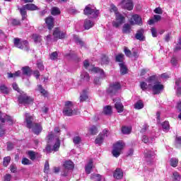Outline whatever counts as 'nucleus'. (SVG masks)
Instances as JSON below:
<instances>
[{
    "label": "nucleus",
    "instance_id": "nucleus-1",
    "mask_svg": "<svg viewBox=\"0 0 181 181\" xmlns=\"http://www.w3.org/2000/svg\"><path fill=\"white\" fill-rule=\"evenodd\" d=\"M25 119L27 128H33V132H34L35 135H39L40 133L42 132L43 129L42 124L40 123L33 124V116H31L29 113H25Z\"/></svg>",
    "mask_w": 181,
    "mask_h": 181
},
{
    "label": "nucleus",
    "instance_id": "nucleus-53",
    "mask_svg": "<svg viewBox=\"0 0 181 181\" xmlns=\"http://www.w3.org/2000/svg\"><path fill=\"white\" fill-rule=\"evenodd\" d=\"M153 141L152 139H149L146 136H143L142 137V141L144 142V144H152Z\"/></svg>",
    "mask_w": 181,
    "mask_h": 181
},
{
    "label": "nucleus",
    "instance_id": "nucleus-60",
    "mask_svg": "<svg viewBox=\"0 0 181 181\" xmlns=\"http://www.w3.org/2000/svg\"><path fill=\"white\" fill-rule=\"evenodd\" d=\"M181 49V38L179 39L178 43L177 44V46L175 48V52H177L178 50H180Z\"/></svg>",
    "mask_w": 181,
    "mask_h": 181
},
{
    "label": "nucleus",
    "instance_id": "nucleus-4",
    "mask_svg": "<svg viewBox=\"0 0 181 181\" xmlns=\"http://www.w3.org/2000/svg\"><path fill=\"white\" fill-rule=\"evenodd\" d=\"M48 144H50V142H54V144L53 145V146L52 147V146L48 145L46 147V151L47 152H52V151H54V152H57V151H59V148H60V139H59V137L57 136H54V134H49L48 135Z\"/></svg>",
    "mask_w": 181,
    "mask_h": 181
},
{
    "label": "nucleus",
    "instance_id": "nucleus-58",
    "mask_svg": "<svg viewBox=\"0 0 181 181\" xmlns=\"http://www.w3.org/2000/svg\"><path fill=\"white\" fill-rule=\"evenodd\" d=\"M21 163L23 165H30V160H29V159H28L26 158H23L22 159Z\"/></svg>",
    "mask_w": 181,
    "mask_h": 181
},
{
    "label": "nucleus",
    "instance_id": "nucleus-47",
    "mask_svg": "<svg viewBox=\"0 0 181 181\" xmlns=\"http://www.w3.org/2000/svg\"><path fill=\"white\" fill-rule=\"evenodd\" d=\"M0 90L3 94H8L9 93V89L5 86V85L0 86Z\"/></svg>",
    "mask_w": 181,
    "mask_h": 181
},
{
    "label": "nucleus",
    "instance_id": "nucleus-45",
    "mask_svg": "<svg viewBox=\"0 0 181 181\" xmlns=\"http://www.w3.org/2000/svg\"><path fill=\"white\" fill-rule=\"evenodd\" d=\"M33 37L35 43H40V42H42V37L37 34H34Z\"/></svg>",
    "mask_w": 181,
    "mask_h": 181
},
{
    "label": "nucleus",
    "instance_id": "nucleus-64",
    "mask_svg": "<svg viewBox=\"0 0 181 181\" xmlns=\"http://www.w3.org/2000/svg\"><path fill=\"white\" fill-rule=\"evenodd\" d=\"M11 179H12V175H11V174H6L4 176V181H11Z\"/></svg>",
    "mask_w": 181,
    "mask_h": 181
},
{
    "label": "nucleus",
    "instance_id": "nucleus-2",
    "mask_svg": "<svg viewBox=\"0 0 181 181\" xmlns=\"http://www.w3.org/2000/svg\"><path fill=\"white\" fill-rule=\"evenodd\" d=\"M148 87H151L153 94H160L163 91L164 86L156 80V77L150 76L148 79Z\"/></svg>",
    "mask_w": 181,
    "mask_h": 181
},
{
    "label": "nucleus",
    "instance_id": "nucleus-52",
    "mask_svg": "<svg viewBox=\"0 0 181 181\" xmlns=\"http://www.w3.org/2000/svg\"><path fill=\"white\" fill-rule=\"evenodd\" d=\"M58 56L57 52H54L49 55V59L51 60H57Z\"/></svg>",
    "mask_w": 181,
    "mask_h": 181
},
{
    "label": "nucleus",
    "instance_id": "nucleus-54",
    "mask_svg": "<svg viewBox=\"0 0 181 181\" xmlns=\"http://www.w3.org/2000/svg\"><path fill=\"white\" fill-rule=\"evenodd\" d=\"M140 87L142 90H146V88H151V86L147 83L141 82Z\"/></svg>",
    "mask_w": 181,
    "mask_h": 181
},
{
    "label": "nucleus",
    "instance_id": "nucleus-55",
    "mask_svg": "<svg viewBox=\"0 0 181 181\" xmlns=\"http://www.w3.org/2000/svg\"><path fill=\"white\" fill-rule=\"evenodd\" d=\"M124 50V54L127 56V57H131V56H132V52H131V50H129L128 47H125Z\"/></svg>",
    "mask_w": 181,
    "mask_h": 181
},
{
    "label": "nucleus",
    "instance_id": "nucleus-5",
    "mask_svg": "<svg viewBox=\"0 0 181 181\" xmlns=\"http://www.w3.org/2000/svg\"><path fill=\"white\" fill-rule=\"evenodd\" d=\"M83 67H85L87 70H89V71H92V73H96V74H100L101 78L105 77V75L104 74V71L98 67L90 66V63L88 62V60H85L83 62Z\"/></svg>",
    "mask_w": 181,
    "mask_h": 181
},
{
    "label": "nucleus",
    "instance_id": "nucleus-41",
    "mask_svg": "<svg viewBox=\"0 0 181 181\" xmlns=\"http://www.w3.org/2000/svg\"><path fill=\"white\" fill-rule=\"evenodd\" d=\"M134 108L136 110H142V108H144V103H142L141 100H139L135 103Z\"/></svg>",
    "mask_w": 181,
    "mask_h": 181
},
{
    "label": "nucleus",
    "instance_id": "nucleus-31",
    "mask_svg": "<svg viewBox=\"0 0 181 181\" xmlns=\"http://www.w3.org/2000/svg\"><path fill=\"white\" fill-rule=\"evenodd\" d=\"M20 13L22 16V20L25 21V19L28 18V14L26 13V8H25V6H23V8H20Z\"/></svg>",
    "mask_w": 181,
    "mask_h": 181
},
{
    "label": "nucleus",
    "instance_id": "nucleus-62",
    "mask_svg": "<svg viewBox=\"0 0 181 181\" xmlns=\"http://www.w3.org/2000/svg\"><path fill=\"white\" fill-rule=\"evenodd\" d=\"M151 35L153 37H156L158 36V32L156 31V29L154 28H151Z\"/></svg>",
    "mask_w": 181,
    "mask_h": 181
},
{
    "label": "nucleus",
    "instance_id": "nucleus-36",
    "mask_svg": "<svg viewBox=\"0 0 181 181\" xmlns=\"http://www.w3.org/2000/svg\"><path fill=\"white\" fill-rule=\"evenodd\" d=\"M37 91H40V93L42 94L44 97H47V91H46V90H45V88H43L41 85L37 86Z\"/></svg>",
    "mask_w": 181,
    "mask_h": 181
},
{
    "label": "nucleus",
    "instance_id": "nucleus-34",
    "mask_svg": "<svg viewBox=\"0 0 181 181\" xmlns=\"http://www.w3.org/2000/svg\"><path fill=\"white\" fill-rule=\"evenodd\" d=\"M81 78L83 81H90V75H88V73L83 71L81 74Z\"/></svg>",
    "mask_w": 181,
    "mask_h": 181
},
{
    "label": "nucleus",
    "instance_id": "nucleus-13",
    "mask_svg": "<svg viewBox=\"0 0 181 181\" xmlns=\"http://www.w3.org/2000/svg\"><path fill=\"white\" fill-rule=\"evenodd\" d=\"M122 8L127 9V11H132L134 9V3L132 0H123L120 4Z\"/></svg>",
    "mask_w": 181,
    "mask_h": 181
},
{
    "label": "nucleus",
    "instance_id": "nucleus-14",
    "mask_svg": "<svg viewBox=\"0 0 181 181\" xmlns=\"http://www.w3.org/2000/svg\"><path fill=\"white\" fill-rule=\"evenodd\" d=\"M131 25H142V18L138 14L132 16V19L129 21Z\"/></svg>",
    "mask_w": 181,
    "mask_h": 181
},
{
    "label": "nucleus",
    "instance_id": "nucleus-15",
    "mask_svg": "<svg viewBox=\"0 0 181 181\" xmlns=\"http://www.w3.org/2000/svg\"><path fill=\"white\" fill-rule=\"evenodd\" d=\"M115 108L117 110V112H123L124 111V105L121 103L120 99H114Z\"/></svg>",
    "mask_w": 181,
    "mask_h": 181
},
{
    "label": "nucleus",
    "instance_id": "nucleus-42",
    "mask_svg": "<svg viewBox=\"0 0 181 181\" xmlns=\"http://www.w3.org/2000/svg\"><path fill=\"white\" fill-rule=\"evenodd\" d=\"M51 13L54 16L60 15V9L57 7H52L51 9Z\"/></svg>",
    "mask_w": 181,
    "mask_h": 181
},
{
    "label": "nucleus",
    "instance_id": "nucleus-26",
    "mask_svg": "<svg viewBox=\"0 0 181 181\" xmlns=\"http://www.w3.org/2000/svg\"><path fill=\"white\" fill-rule=\"evenodd\" d=\"M87 90H83L82 91L80 96V101L83 102L88 100V95H87Z\"/></svg>",
    "mask_w": 181,
    "mask_h": 181
},
{
    "label": "nucleus",
    "instance_id": "nucleus-22",
    "mask_svg": "<svg viewBox=\"0 0 181 181\" xmlns=\"http://www.w3.org/2000/svg\"><path fill=\"white\" fill-rule=\"evenodd\" d=\"M65 169L68 170H73L74 169V163L71 160H66L64 163Z\"/></svg>",
    "mask_w": 181,
    "mask_h": 181
},
{
    "label": "nucleus",
    "instance_id": "nucleus-20",
    "mask_svg": "<svg viewBox=\"0 0 181 181\" xmlns=\"http://www.w3.org/2000/svg\"><path fill=\"white\" fill-rule=\"evenodd\" d=\"M85 29L88 30V29H91L93 26H94V21L90 20V19H86L84 21V25H83Z\"/></svg>",
    "mask_w": 181,
    "mask_h": 181
},
{
    "label": "nucleus",
    "instance_id": "nucleus-25",
    "mask_svg": "<svg viewBox=\"0 0 181 181\" xmlns=\"http://www.w3.org/2000/svg\"><path fill=\"white\" fill-rule=\"evenodd\" d=\"M21 74V71H17L14 74L11 72L7 73V76L8 78H16V77H19Z\"/></svg>",
    "mask_w": 181,
    "mask_h": 181
},
{
    "label": "nucleus",
    "instance_id": "nucleus-32",
    "mask_svg": "<svg viewBox=\"0 0 181 181\" xmlns=\"http://www.w3.org/2000/svg\"><path fill=\"white\" fill-rule=\"evenodd\" d=\"M178 164H179V159L176 158H173L170 160V165L173 168H176V166H177Z\"/></svg>",
    "mask_w": 181,
    "mask_h": 181
},
{
    "label": "nucleus",
    "instance_id": "nucleus-24",
    "mask_svg": "<svg viewBox=\"0 0 181 181\" xmlns=\"http://www.w3.org/2000/svg\"><path fill=\"white\" fill-rule=\"evenodd\" d=\"M123 33L129 34L131 33V25L129 23H125L122 28Z\"/></svg>",
    "mask_w": 181,
    "mask_h": 181
},
{
    "label": "nucleus",
    "instance_id": "nucleus-50",
    "mask_svg": "<svg viewBox=\"0 0 181 181\" xmlns=\"http://www.w3.org/2000/svg\"><path fill=\"white\" fill-rule=\"evenodd\" d=\"M49 169H50V165H49V161H46L44 168V173L49 175Z\"/></svg>",
    "mask_w": 181,
    "mask_h": 181
},
{
    "label": "nucleus",
    "instance_id": "nucleus-63",
    "mask_svg": "<svg viewBox=\"0 0 181 181\" xmlns=\"http://www.w3.org/2000/svg\"><path fill=\"white\" fill-rule=\"evenodd\" d=\"M37 67L40 70H45V66H43V63L42 62H38L37 63Z\"/></svg>",
    "mask_w": 181,
    "mask_h": 181
},
{
    "label": "nucleus",
    "instance_id": "nucleus-17",
    "mask_svg": "<svg viewBox=\"0 0 181 181\" xmlns=\"http://www.w3.org/2000/svg\"><path fill=\"white\" fill-rule=\"evenodd\" d=\"M45 23L48 27V29L49 30H52V29H53V27L54 26V18H53L52 16L47 18L45 19Z\"/></svg>",
    "mask_w": 181,
    "mask_h": 181
},
{
    "label": "nucleus",
    "instance_id": "nucleus-28",
    "mask_svg": "<svg viewBox=\"0 0 181 181\" xmlns=\"http://www.w3.org/2000/svg\"><path fill=\"white\" fill-rule=\"evenodd\" d=\"M119 66L120 67L121 74H127V73H128V69L127 68V66H125L124 63L119 64Z\"/></svg>",
    "mask_w": 181,
    "mask_h": 181
},
{
    "label": "nucleus",
    "instance_id": "nucleus-57",
    "mask_svg": "<svg viewBox=\"0 0 181 181\" xmlns=\"http://www.w3.org/2000/svg\"><path fill=\"white\" fill-rule=\"evenodd\" d=\"M175 146H177V148H180V146H181V136L176 137Z\"/></svg>",
    "mask_w": 181,
    "mask_h": 181
},
{
    "label": "nucleus",
    "instance_id": "nucleus-37",
    "mask_svg": "<svg viewBox=\"0 0 181 181\" xmlns=\"http://www.w3.org/2000/svg\"><path fill=\"white\" fill-rule=\"evenodd\" d=\"M23 74L25 76H30L32 71L30 70V68L29 66L23 67Z\"/></svg>",
    "mask_w": 181,
    "mask_h": 181
},
{
    "label": "nucleus",
    "instance_id": "nucleus-43",
    "mask_svg": "<svg viewBox=\"0 0 181 181\" xmlns=\"http://www.w3.org/2000/svg\"><path fill=\"white\" fill-rule=\"evenodd\" d=\"M173 179L174 181H180L181 180V177L179 173L177 172H174L173 173Z\"/></svg>",
    "mask_w": 181,
    "mask_h": 181
},
{
    "label": "nucleus",
    "instance_id": "nucleus-56",
    "mask_svg": "<svg viewBox=\"0 0 181 181\" xmlns=\"http://www.w3.org/2000/svg\"><path fill=\"white\" fill-rule=\"evenodd\" d=\"M74 40L78 45H80V46H84V42L81 41V40L78 38V36H74Z\"/></svg>",
    "mask_w": 181,
    "mask_h": 181
},
{
    "label": "nucleus",
    "instance_id": "nucleus-21",
    "mask_svg": "<svg viewBox=\"0 0 181 181\" xmlns=\"http://www.w3.org/2000/svg\"><path fill=\"white\" fill-rule=\"evenodd\" d=\"M93 170V160H90L88 163L85 166V172L87 175H90Z\"/></svg>",
    "mask_w": 181,
    "mask_h": 181
},
{
    "label": "nucleus",
    "instance_id": "nucleus-11",
    "mask_svg": "<svg viewBox=\"0 0 181 181\" xmlns=\"http://www.w3.org/2000/svg\"><path fill=\"white\" fill-rule=\"evenodd\" d=\"M83 12L85 15H91L92 18H97V16H98V14L100 13L98 10H96L95 8H92L91 7H90V6H87L85 8Z\"/></svg>",
    "mask_w": 181,
    "mask_h": 181
},
{
    "label": "nucleus",
    "instance_id": "nucleus-30",
    "mask_svg": "<svg viewBox=\"0 0 181 181\" xmlns=\"http://www.w3.org/2000/svg\"><path fill=\"white\" fill-rule=\"evenodd\" d=\"M24 8L28 11H36L37 9V6L33 4H28L24 6Z\"/></svg>",
    "mask_w": 181,
    "mask_h": 181
},
{
    "label": "nucleus",
    "instance_id": "nucleus-49",
    "mask_svg": "<svg viewBox=\"0 0 181 181\" xmlns=\"http://www.w3.org/2000/svg\"><path fill=\"white\" fill-rule=\"evenodd\" d=\"M10 163H11V156H7L4 158V163H3L4 166H6V167L8 166V165H9Z\"/></svg>",
    "mask_w": 181,
    "mask_h": 181
},
{
    "label": "nucleus",
    "instance_id": "nucleus-29",
    "mask_svg": "<svg viewBox=\"0 0 181 181\" xmlns=\"http://www.w3.org/2000/svg\"><path fill=\"white\" fill-rule=\"evenodd\" d=\"M103 114L105 115H111L112 114V107L111 106H105L103 109Z\"/></svg>",
    "mask_w": 181,
    "mask_h": 181
},
{
    "label": "nucleus",
    "instance_id": "nucleus-33",
    "mask_svg": "<svg viewBox=\"0 0 181 181\" xmlns=\"http://www.w3.org/2000/svg\"><path fill=\"white\" fill-rule=\"evenodd\" d=\"M180 83H181L180 78H178L175 81L177 93L178 94V95H181V86H180Z\"/></svg>",
    "mask_w": 181,
    "mask_h": 181
},
{
    "label": "nucleus",
    "instance_id": "nucleus-12",
    "mask_svg": "<svg viewBox=\"0 0 181 181\" xmlns=\"http://www.w3.org/2000/svg\"><path fill=\"white\" fill-rule=\"evenodd\" d=\"M19 104H23L24 105H28V104H30L33 100L32 98L28 97L26 95H21L18 98Z\"/></svg>",
    "mask_w": 181,
    "mask_h": 181
},
{
    "label": "nucleus",
    "instance_id": "nucleus-7",
    "mask_svg": "<svg viewBox=\"0 0 181 181\" xmlns=\"http://www.w3.org/2000/svg\"><path fill=\"white\" fill-rule=\"evenodd\" d=\"M14 46L25 52L29 51V42L26 40H21L19 38H14Z\"/></svg>",
    "mask_w": 181,
    "mask_h": 181
},
{
    "label": "nucleus",
    "instance_id": "nucleus-18",
    "mask_svg": "<svg viewBox=\"0 0 181 181\" xmlns=\"http://www.w3.org/2000/svg\"><path fill=\"white\" fill-rule=\"evenodd\" d=\"M0 121L1 122H5V121H7V122H9V124H13V119H12L11 117L5 115L4 114H1L0 112Z\"/></svg>",
    "mask_w": 181,
    "mask_h": 181
},
{
    "label": "nucleus",
    "instance_id": "nucleus-16",
    "mask_svg": "<svg viewBox=\"0 0 181 181\" xmlns=\"http://www.w3.org/2000/svg\"><path fill=\"white\" fill-rule=\"evenodd\" d=\"M53 36L54 39H64V37H66V33L64 32H60L59 28H55Z\"/></svg>",
    "mask_w": 181,
    "mask_h": 181
},
{
    "label": "nucleus",
    "instance_id": "nucleus-46",
    "mask_svg": "<svg viewBox=\"0 0 181 181\" xmlns=\"http://www.w3.org/2000/svg\"><path fill=\"white\" fill-rule=\"evenodd\" d=\"M73 142L74 145H80V143L81 142V137L78 136H74Z\"/></svg>",
    "mask_w": 181,
    "mask_h": 181
},
{
    "label": "nucleus",
    "instance_id": "nucleus-23",
    "mask_svg": "<svg viewBox=\"0 0 181 181\" xmlns=\"http://www.w3.org/2000/svg\"><path fill=\"white\" fill-rule=\"evenodd\" d=\"M144 156L146 159H153L155 157V151L146 150L144 151Z\"/></svg>",
    "mask_w": 181,
    "mask_h": 181
},
{
    "label": "nucleus",
    "instance_id": "nucleus-6",
    "mask_svg": "<svg viewBox=\"0 0 181 181\" xmlns=\"http://www.w3.org/2000/svg\"><path fill=\"white\" fill-rule=\"evenodd\" d=\"M74 107H73V102H65V107L63 110L64 115H66V117H71V115H74V114L76 113L74 112Z\"/></svg>",
    "mask_w": 181,
    "mask_h": 181
},
{
    "label": "nucleus",
    "instance_id": "nucleus-51",
    "mask_svg": "<svg viewBox=\"0 0 181 181\" xmlns=\"http://www.w3.org/2000/svg\"><path fill=\"white\" fill-rule=\"evenodd\" d=\"M116 62H118L119 63L124 62V54H119L116 56Z\"/></svg>",
    "mask_w": 181,
    "mask_h": 181
},
{
    "label": "nucleus",
    "instance_id": "nucleus-3",
    "mask_svg": "<svg viewBox=\"0 0 181 181\" xmlns=\"http://www.w3.org/2000/svg\"><path fill=\"white\" fill-rule=\"evenodd\" d=\"M110 12H114L116 18V21H113L112 25L115 28H119L125 21V17L118 12V8L114 4L110 5Z\"/></svg>",
    "mask_w": 181,
    "mask_h": 181
},
{
    "label": "nucleus",
    "instance_id": "nucleus-40",
    "mask_svg": "<svg viewBox=\"0 0 181 181\" xmlns=\"http://www.w3.org/2000/svg\"><path fill=\"white\" fill-rule=\"evenodd\" d=\"M158 21H160V16L155 15L154 19H151L148 21V25H153V23H155V22H158Z\"/></svg>",
    "mask_w": 181,
    "mask_h": 181
},
{
    "label": "nucleus",
    "instance_id": "nucleus-27",
    "mask_svg": "<svg viewBox=\"0 0 181 181\" xmlns=\"http://www.w3.org/2000/svg\"><path fill=\"white\" fill-rule=\"evenodd\" d=\"M137 40H144V29L139 30L136 34Z\"/></svg>",
    "mask_w": 181,
    "mask_h": 181
},
{
    "label": "nucleus",
    "instance_id": "nucleus-48",
    "mask_svg": "<svg viewBox=\"0 0 181 181\" xmlns=\"http://www.w3.org/2000/svg\"><path fill=\"white\" fill-rule=\"evenodd\" d=\"M131 131H132V129L131 127H123L122 128V134H131Z\"/></svg>",
    "mask_w": 181,
    "mask_h": 181
},
{
    "label": "nucleus",
    "instance_id": "nucleus-44",
    "mask_svg": "<svg viewBox=\"0 0 181 181\" xmlns=\"http://www.w3.org/2000/svg\"><path fill=\"white\" fill-rule=\"evenodd\" d=\"M163 129L165 131V132H167V131H169L170 126L169 125V122H164L162 124Z\"/></svg>",
    "mask_w": 181,
    "mask_h": 181
},
{
    "label": "nucleus",
    "instance_id": "nucleus-59",
    "mask_svg": "<svg viewBox=\"0 0 181 181\" xmlns=\"http://www.w3.org/2000/svg\"><path fill=\"white\" fill-rule=\"evenodd\" d=\"M109 62L108 57L104 55L102 57V64H107Z\"/></svg>",
    "mask_w": 181,
    "mask_h": 181
},
{
    "label": "nucleus",
    "instance_id": "nucleus-10",
    "mask_svg": "<svg viewBox=\"0 0 181 181\" xmlns=\"http://www.w3.org/2000/svg\"><path fill=\"white\" fill-rule=\"evenodd\" d=\"M107 136H108V130L105 129L97 136V138L95 140V144L96 145H101L103 144V142H104V140L105 139V138H107Z\"/></svg>",
    "mask_w": 181,
    "mask_h": 181
},
{
    "label": "nucleus",
    "instance_id": "nucleus-61",
    "mask_svg": "<svg viewBox=\"0 0 181 181\" xmlns=\"http://www.w3.org/2000/svg\"><path fill=\"white\" fill-rule=\"evenodd\" d=\"M11 23L13 26H18V25H21V21L19 20L12 19Z\"/></svg>",
    "mask_w": 181,
    "mask_h": 181
},
{
    "label": "nucleus",
    "instance_id": "nucleus-9",
    "mask_svg": "<svg viewBox=\"0 0 181 181\" xmlns=\"http://www.w3.org/2000/svg\"><path fill=\"white\" fill-rule=\"evenodd\" d=\"M120 88H121V84H119V83L118 82H115L110 84V86L107 90V94H109V95H115V94H117V92Z\"/></svg>",
    "mask_w": 181,
    "mask_h": 181
},
{
    "label": "nucleus",
    "instance_id": "nucleus-19",
    "mask_svg": "<svg viewBox=\"0 0 181 181\" xmlns=\"http://www.w3.org/2000/svg\"><path fill=\"white\" fill-rule=\"evenodd\" d=\"M113 176L115 179H122L124 176V173L122 172V170L120 168H117L116 170L115 171Z\"/></svg>",
    "mask_w": 181,
    "mask_h": 181
},
{
    "label": "nucleus",
    "instance_id": "nucleus-35",
    "mask_svg": "<svg viewBox=\"0 0 181 181\" xmlns=\"http://www.w3.org/2000/svg\"><path fill=\"white\" fill-rule=\"evenodd\" d=\"M88 132L90 135H97V134H98V129L95 126H92L89 129Z\"/></svg>",
    "mask_w": 181,
    "mask_h": 181
},
{
    "label": "nucleus",
    "instance_id": "nucleus-8",
    "mask_svg": "<svg viewBox=\"0 0 181 181\" xmlns=\"http://www.w3.org/2000/svg\"><path fill=\"white\" fill-rule=\"evenodd\" d=\"M124 149V143L118 141L113 145V150L112 153L115 158H118Z\"/></svg>",
    "mask_w": 181,
    "mask_h": 181
},
{
    "label": "nucleus",
    "instance_id": "nucleus-39",
    "mask_svg": "<svg viewBox=\"0 0 181 181\" xmlns=\"http://www.w3.org/2000/svg\"><path fill=\"white\" fill-rule=\"evenodd\" d=\"M28 155L31 160H35V159H36V156H37V153L36 152L31 151H28Z\"/></svg>",
    "mask_w": 181,
    "mask_h": 181
},
{
    "label": "nucleus",
    "instance_id": "nucleus-38",
    "mask_svg": "<svg viewBox=\"0 0 181 181\" xmlns=\"http://www.w3.org/2000/svg\"><path fill=\"white\" fill-rule=\"evenodd\" d=\"M90 179L93 181H101V175L100 174L93 173L91 175Z\"/></svg>",
    "mask_w": 181,
    "mask_h": 181
}]
</instances>
